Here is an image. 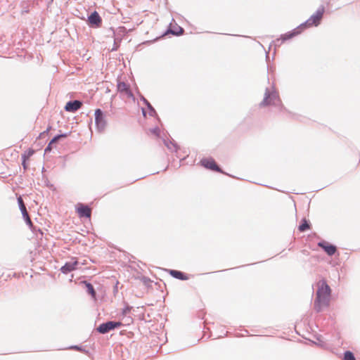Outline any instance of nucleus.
Wrapping results in <instances>:
<instances>
[{
  "label": "nucleus",
  "mask_w": 360,
  "mask_h": 360,
  "mask_svg": "<svg viewBox=\"0 0 360 360\" xmlns=\"http://www.w3.org/2000/svg\"><path fill=\"white\" fill-rule=\"evenodd\" d=\"M330 292L331 290L329 285L324 281L319 283L318 291L316 292V302H318L319 309L329 305Z\"/></svg>",
  "instance_id": "1"
},
{
  "label": "nucleus",
  "mask_w": 360,
  "mask_h": 360,
  "mask_svg": "<svg viewBox=\"0 0 360 360\" xmlns=\"http://www.w3.org/2000/svg\"><path fill=\"white\" fill-rule=\"evenodd\" d=\"M315 24V16L312 15L311 18L307 20L304 24L301 25L300 26L296 27L293 30L286 32L285 34L281 36V38L278 40H282L284 41L285 40L290 39L294 37H296L299 34H300L303 30V28L307 27H312Z\"/></svg>",
  "instance_id": "2"
},
{
  "label": "nucleus",
  "mask_w": 360,
  "mask_h": 360,
  "mask_svg": "<svg viewBox=\"0 0 360 360\" xmlns=\"http://www.w3.org/2000/svg\"><path fill=\"white\" fill-rule=\"evenodd\" d=\"M117 91L120 94L123 99L134 100V97L130 89V86L127 83L124 82H119L117 84Z\"/></svg>",
  "instance_id": "3"
},
{
  "label": "nucleus",
  "mask_w": 360,
  "mask_h": 360,
  "mask_svg": "<svg viewBox=\"0 0 360 360\" xmlns=\"http://www.w3.org/2000/svg\"><path fill=\"white\" fill-rule=\"evenodd\" d=\"M121 322L108 321L101 324L97 330L100 333L104 334L115 329V328L121 326Z\"/></svg>",
  "instance_id": "4"
},
{
  "label": "nucleus",
  "mask_w": 360,
  "mask_h": 360,
  "mask_svg": "<svg viewBox=\"0 0 360 360\" xmlns=\"http://www.w3.org/2000/svg\"><path fill=\"white\" fill-rule=\"evenodd\" d=\"M76 212L78 216L82 217L90 218L91 215V209L82 203H77L75 206Z\"/></svg>",
  "instance_id": "5"
},
{
  "label": "nucleus",
  "mask_w": 360,
  "mask_h": 360,
  "mask_svg": "<svg viewBox=\"0 0 360 360\" xmlns=\"http://www.w3.org/2000/svg\"><path fill=\"white\" fill-rule=\"evenodd\" d=\"M318 245L321 248L328 256H333L337 252V248L327 241L319 242Z\"/></svg>",
  "instance_id": "6"
},
{
  "label": "nucleus",
  "mask_w": 360,
  "mask_h": 360,
  "mask_svg": "<svg viewBox=\"0 0 360 360\" xmlns=\"http://www.w3.org/2000/svg\"><path fill=\"white\" fill-rule=\"evenodd\" d=\"M200 164L207 169L212 171L222 172L221 169L216 164L215 161L212 158H205L200 161Z\"/></svg>",
  "instance_id": "7"
},
{
  "label": "nucleus",
  "mask_w": 360,
  "mask_h": 360,
  "mask_svg": "<svg viewBox=\"0 0 360 360\" xmlns=\"http://www.w3.org/2000/svg\"><path fill=\"white\" fill-rule=\"evenodd\" d=\"M79 262L77 259L74 258L72 262L65 263V265L60 268V271L63 274H68L75 270Z\"/></svg>",
  "instance_id": "8"
},
{
  "label": "nucleus",
  "mask_w": 360,
  "mask_h": 360,
  "mask_svg": "<svg viewBox=\"0 0 360 360\" xmlns=\"http://www.w3.org/2000/svg\"><path fill=\"white\" fill-rule=\"evenodd\" d=\"M88 21L91 26L95 27H100L102 23L101 18L96 11L91 14L88 18Z\"/></svg>",
  "instance_id": "9"
},
{
  "label": "nucleus",
  "mask_w": 360,
  "mask_h": 360,
  "mask_svg": "<svg viewBox=\"0 0 360 360\" xmlns=\"http://www.w3.org/2000/svg\"><path fill=\"white\" fill-rule=\"evenodd\" d=\"M82 105L79 101H69L65 106V110L68 112H75L79 109Z\"/></svg>",
  "instance_id": "10"
},
{
  "label": "nucleus",
  "mask_w": 360,
  "mask_h": 360,
  "mask_svg": "<svg viewBox=\"0 0 360 360\" xmlns=\"http://www.w3.org/2000/svg\"><path fill=\"white\" fill-rule=\"evenodd\" d=\"M95 121L98 126L103 127L105 125V120L103 115V112L101 109H96L95 110Z\"/></svg>",
  "instance_id": "11"
},
{
  "label": "nucleus",
  "mask_w": 360,
  "mask_h": 360,
  "mask_svg": "<svg viewBox=\"0 0 360 360\" xmlns=\"http://www.w3.org/2000/svg\"><path fill=\"white\" fill-rule=\"evenodd\" d=\"M170 275H172L174 278H176L179 280L185 281L188 279V276L184 274L183 272L177 271V270H170Z\"/></svg>",
  "instance_id": "12"
},
{
  "label": "nucleus",
  "mask_w": 360,
  "mask_h": 360,
  "mask_svg": "<svg viewBox=\"0 0 360 360\" xmlns=\"http://www.w3.org/2000/svg\"><path fill=\"white\" fill-rule=\"evenodd\" d=\"M67 134H60L56 136H55L49 143L48 146L45 149V152L51 151V146L52 144L56 143L60 138H65L67 137Z\"/></svg>",
  "instance_id": "13"
},
{
  "label": "nucleus",
  "mask_w": 360,
  "mask_h": 360,
  "mask_svg": "<svg viewBox=\"0 0 360 360\" xmlns=\"http://www.w3.org/2000/svg\"><path fill=\"white\" fill-rule=\"evenodd\" d=\"M82 283L85 285V286L86 287L88 292L91 295V297L94 300H96V291H95L93 285L90 283H88L87 281H82Z\"/></svg>",
  "instance_id": "14"
},
{
  "label": "nucleus",
  "mask_w": 360,
  "mask_h": 360,
  "mask_svg": "<svg viewBox=\"0 0 360 360\" xmlns=\"http://www.w3.org/2000/svg\"><path fill=\"white\" fill-rule=\"evenodd\" d=\"M18 202L19 204V207L22 212V215H27V211L25 205L21 196H19L18 198Z\"/></svg>",
  "instance_id": "15"
},
{
  "label": "nucleus",
  "mask_w": 360,
  "mask_h": 360,
  "mask_svg": "<svg viewBox=\"0 0 360 360\" xmlns=\"http://www.w3.org/2000/svg\"><path fill=\"white\" fill-rule=\"evenodd\" d=\"M34 150L32 148H30L22 155V159H25V160H29L31 156H32L34 155Z\"/></svg>",
  "instance_id": "16"
},
{
  "label": "nucleus",
  "mask_w": 360,
  "mask_h": 360,
  "mask_svg": "<svg viewBox=\"0 0 360 360\" xmlns=\"http://www.w3.org/2000/svg\"><path fill=\"white\" fill-rule=\"evenodd\" d=\"M309 229V225L307 220H302V224L299 226V230L300 231H305L306 230Z\"/></svg>",
  "instance_id": "17"
},
{
  "label": "nucleus",
  "mask_w": 360,
  "mask_h": 360,
  "mask_svg": "<svg viewBox=\"0 0 360 360\" xmlns=\"http://www.w3.org/2000/svg\"><path fill=\"white\" fill-rule=\"evenodd\" d=\"M150 134L154 136L155 137H159L160 134V129L159 127H156L153 129H149Z\"/></svg>",
  "instance_id": "18"
},
{
  "label": "nucleus",
  "mask_w": 360,
  "mask_h": 360,
  "mask_svg": "<svg viewBox=\"0 0 360 360\" xmlns=\"http://www.w3.org/2000/svg\"><path fill=\"white\" fill-rule=\"evenodd\" d=\"M344 360H356V359H355L354 354L351 352L347 351L345 353Z\"/></svg>",
  "instance_id": "19"
},
{
  "label": "nucleus",
  "mask_w": 360,
  "mask_h": 360,
  "mask_svg": "<svg viewBox=\"0 0 360 360\" xmlns=\"http://www.w3.org/2000/svg\"><path fill=\"white\" fill-rule=\"evenodd\" d=\"M354 160H355L356 165H359L360 162V155L359 153H355L354 155Z\"/></svg>",
  "instance_id": "20"
},
{
  "label": "nucleus",
  "mask_w": 360,
  "mask_h": 360,
  "mask_svg": "<svg viewBox=\"0 0 360 360\" xmlns=\"http://www.w3.org/2000/svg\"><path fill=\"white\" fill-rule=\"evenodd\" d=\"M23 217L25 218V220L27 221V223L30 225V226H32V221L29 217V214L28 213H27V215H23Z\"/></svg>",
  "instance_id": "21"
},
{
  "label": "nucleus",
  "mask_w": 360,
  "mask_h": 360,
  "mask_svg": "<svg viewBox=\"0 0 360 360\" xmlns=\"http://www.w3.org/2000/svg\"><path fill=\"white\" fill-rule=\"evenodd\" d=\"M22 167H23L24 169H27L28 168V165L27 163V162L28 160H25V159H22Z\"/></svg>",
  "instance_id": "22"
},
{
  "label": "nucleus",
  "mask_w": 360,
  "mask_h": 360,
  "mask_svg": "<svg viewBox=\"0 0 360 360\" xmlns=\"http://www.w3.org/2000/svg\"><path fill=\"white\" fill-rule=\"evenodd\" d=\"M268 99H269V96H266V97L264 99V101L262 102L261 105H264H264H268V104H269V103H268Z\"/></svg>",
  "instance_id": "23"
},
{
  "label": "nucleus",
  "mask_w": 360,
  "mask_h": 360,
  "mask_svg": "<svg viewBox=\"0 0 360 360\" xmlns=\"http://www.w3.org/2000/svg\"><path fill=\"white\" fill-rule=\"evenodd\" d=\"M50 129H51V127H49L46 131H44V132L40 134L39 137H41L43 135H44L45 133L48 132L50 130Z\"/></svg>",
  "instance_id": "24"
},
{
  "label": "nucleus",
  "mask_w": 360,
  "mask_h": 360,
  "mask_svg": "<svg viewBox=\"0 0 360 360\" xmlns=\"http://www.w3.org/2000/svg\"><path fill=\"white\" fill-rule=\"evenodd\" d=\"M319 16L316 14V21L318 20Z\"/></svg>",
  "instance_id": "25"
}]
</instances>
